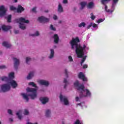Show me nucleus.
I'll list each match as a JSON object with an SVG mask.
<instances>
[{
    "instance_id": "f257e3e1",
    "label": "nucleus",
    "mask_w": 124,
    "mask_h": 124,
    "mask_svg": "<svg viewBox=\"0 0 124 124\" xmlns=\"http://www.w3.org/2000/svg\"><path fill=\"white\" fill-rule=\"evenodd\" d=\"M80 42L79 37H77L76 38H73L70 42L71 49L75 50L76 54L78 56V58H82L80 63L81 65H83V63L87 59V56H84V52L86 50H89V47L86 45H84L83 46H81L78 43Z\"/></svg>"
},
{
    "instance_id": "f03ea898",
    "label": "nucleus",
    "mask_w": 124,
    "mask_h": 124,
    "mask_svg": "<svg viewBox=\"0 0 124 124\" xmlns=\"http://www.w3.org/2000/svg\"><path fill=\"white\" fill-rule=\"evenodd\" d=\"M30 86H32L34 88H31L30 87L27 88L26 89V91L28 93H21V95L23 97V99L26 100V102H28L30 98L29 96L30 97L31 99H35L37 97V89L38 87L36 86V84L34 83L33 82H31L29 83Z\"/></svg>"
},
{
    "instance_id": "7ed1b4c3",
    "label": "nucleus",
    "mask_w": 124,
    "mask_h": 124,
    "mask_svg": "<svg viewBox=\"0 0 124 124\" xmlns=\"http://www.w3.org/2000/svg\"><path fill=\"white\" fill-rule=\"evenodd\" d=\"M74 86L76 87L78 93H79V97L77 96L76 97V101H80V99L82 98V97L91 96V94L90 91L88 89H85L84 85L80 84L79 81H76L74 83Z\"/></svg>"
},
{
    "instance_id": "20e7f679",
    "label": "nucleus",
    "mask_w": 124,
    "mask_h": 124,
    "mask_svg": "<svg viewBox=\"0 0 124 124\" xmlns=\"http://www.w3.org/2000/svg\"><path fill=\"white\" fill-rule=\"evenodd\" d=\"M16 23H19V28L21 29V30H26V24H25V23L28 24L29 22L28 20H26L24 17L16 19Z\"/></svg>"
},
{
    "instance_id": "39448f33",
    "label": "nucleus",
    "mask_w": 124,
    "mask_h": 124,
    "mask_svg": "<svg viewBox=\"0 0 124 124\" xmlns=\"http://www.w3.org/2000/svg\"><path fill=\"white\" fill-rule=\"evenodd\" d=\"M60 101L63 104V105H65L66 106H68L69 105V101H68V99L66 96L63 95L62 94H60L59 96Z\"/></svg>"
},
{
    "instance_id": "423d86ee",
    "label": "nucleus",
    "mask_w": 124,
    "mask_h": 124,
    "mask_svg": "<svg viewBox=\"0 0 124 124\" xmlns=\"http://www.w3.org/2000/svg\"><path fill=\"white\" fill-rule=\"evenodd\" d=\"M10 85L8 84H4L1 86V90L3 93L10 91Z\"/></svg>"
},
{
    "instance_id": "0eeeda50",
    "label": "nucleus",
    "mask_w": 124,
    "mask_h": 124,
    "mask_svg": "<svg viewBox=\"0 0 124 124\" xmlns=\"http://www.w3.org/2000/svg\"><path fill=\"white\" fill-rule=\"evenodd\" d=\"M38 83L42 86H45V87H48L50 83L46 80L40 79L38 80Z\"/></svg>"
},
{
    "instance_id": "6e6552de",
    "label": "nucleus",
    "mask_w": 124,
    "mask_h": 124,
    "mask_svg": "<svg viewBox=\"0 0 124 124\" xmlns=\"http://www.w3.org/2000/svg\"><path fill=\"white\" fill-rule=\"evenodd\" d=\"M8 84L10 85V86H11L13 89H16V88L18 87V83H17V82H16V81L13 79H11L10 80H9L8 82Z\"/></svg>"
},
{
    "instance_id": "1a4fd4ad",
    "label": "nucleus",
    "mask_w": 124,
    "mask_h": 124,
    "mask_svg": "<svg viewBox=\"0 0 124 124\" xmlns=\"http://www.w3.org/2000/svg\"><path fill=\"white\" fill-rule=\"evenodd\" d=\"M6 13V8L4 7V6H0V17H2L5 15Z\"/></svg>"
},
{
    "instance_id": "9d476101",
    "label": "nucleus",
    "mask_w": 124,
    "mask_h": 124,
    "mask_svg": "<svg viewBox=\"0 0 124 124\" xmlns=\"http://www.w3.org/2000/svg\"><path fill=\"white\" fill-rule=\"evenodd\" d=\"M38 20L41 23H48L50 21V19L48 18H46L44 16H41L38 17Z\"/></svg>"
},
{
    "instance_id": "9b49d317",
    "label": "nucleus",
    "mask_w": 124,
    "mask_h": 124,
    "mask_svg": "<svg viewBox=\"0 0 124 124\" xmlns=\"http://www.w3.org/2000/svg\"><path fill=\"white\" fill-rule=\"evenodd\" d=\"M13 60L15 68H16V69H18V67L20 64V60L16 58H14Z\"/></svg>"
},
{
    "instance_id": "f8f14e48",
    "label": "nucleus",
    "mask_w": 124,
    "mask_h": 124,
    "mask_svg": "<svg viewBox=\"0 0 124 124\" xmlns=\"http://www.w3.org/2000/svg\"><path fill=\"white\" fill-rule=\"evenodd\" d=\"M48 58L49 60H52L55 58V50L54 49L51 48L50 49V53Z\"/></svg>"
},
{
    "instance_id": "ddd939ff",
    "label": "nucleus",
    "mask_w": 124,
    "mask_h": 124,
    "mask_svg": "<svg viewBox=\"0 0 124 124\" xmlns=\"http://www.w3.org/2000/svg\"><path fill=\"white\" fill-rule=\"evenodd\" d=\"M40 100L42 104H46L49 101V98L47 97H41L40 98Z\"/></svg>"
},
{
    "instance_id": "4468645a",
    "label": "nucleus",
    "mask_w": 124,
    "mask_h": 124,
    "mask_svg": "<svg viewBox=\"0 0 124 124\" xmlns=\"http://www.w3.org/2000/svg\"><path fill=\"white\" fill-rule=\"evenodd\" d=\"M78 78H79V79H82L83 81H87V78H86L85 75H84V73L82 72H80L78 74Z\"/></svg>"
},
{
    "instance_id": "2eb2a0df",
    "label": "nucleus",
    "mask_w": 124,
    "mask_h": 124,
    "mask_svg": "<svg viewBox=\"0 0 124 124\" xmlns=\"http://www.w3.org/2000/svg\"><path fill=\"white\" fill-rule=\"evenodd\" d=\"M54 39V42L56 44H58L59 43V41L60 40V38L59 37V35L57 34H55L53 37Z\"/></svg>"
},
{
    "instance_id": "dca6fc26",
    "label": "nucleus",
    "mask_w": 124,
    "mask_h": 124,
    "mask_svg": "<svg viewBox=\"0 0 124 124\" xmlns=\"http://www.w3.org/2000/svg\"><path fill=\"white\" fill-rule=\"evenodd\" d=\"M58 12L59 13H62L63 12V8L61 3H59L58 6Z\"/></svg>"
},
{
    "instance_id": "f3484780",
    "label": "nucleus",
    "mask_w": 124,
    "mask_h": 124,
    "mask_svg": "<svg viewBox=\"0 0 124 124\" xmlns=\"http://www.w3.org/2000/svg\"><path fill=\"white\" fill-rule=\"evenodd\" d=\"M2 45L7 48H10V47H11V44L8 43V42H3L2 44Z\"/></svg>"
},
{
    "instance_id": "a211bd4d",
    "label": "nucleus",
    "mask_w": 124,
    "mask_h": 124,
    "mask_svg": "<svg viewBox=\"0 0 124 124\" xmlns=\"http://www.w3.org/2000/svg\"><path fill=\"white\" fill-rule=\"evenodd\" d=\"M87 6L89 9H93L94 7V3L93 2H90L88 3Z\"/></svg>"
},
{
    "instance_id": "6ab92c4d",
    "label": "nucleus",
    "mask_w": 124,
    "mask_h": 124,
    "mask_svg": "<svg viewBox=\"0 0 124 124\" xmlns=\"http://www.w3.org/2000/svg\"><path fill=\"white\" fill-rule=\"evenodd\" d=\"M33 76H34V72H31L27 76V79L28 80H31V79Z\"/></svg>"
},
{
    "instance_id": "aec40b11",
    "label": "nucleus",
    "mask_w": 124,
    "mask_h": 124,
    "mask_svg": "<svg viewBox=\"0 0 124 124\" xmlns=\"http://www.w3.org/2000/svg\"><path fill=\"white\" fill-rule=\"evenodd\" d=\"M51 110L46 109L45 112V116L46 118H50L51 117Z\"/></svg>"
},
{
    "instance_id": "412c9836",
    "label": "nucleus",
    "mask_w": 124,
    "mask_h": 124,
    "mask_svg": "<svg viewBox=\"0 0 124 124\" xmlns=\"http://www.w3.org/2000/svg\"><path fill=\"white\" fill-rule=\"evenodd\" d=\"M25 10V8L24 7H22L21 5H18V8L17 9V12L18 13H21V12H22V11H24Z\"/></svg>"
},
{
    "instance_id": "4be33fe9",
    "label": "nucleus",
    "mask_w": 124,
    "mask_h": 124,
    "mask_svg": "<svg viewBox=\"0 0 124 124\" xmlns=\"http://www.w3.org/2000/svg\"><path fill=\"white\" fill-rule=\"evenodd\" d=\"M10 29H11V26L5 25L2 26V30H3V31H7L10 30Z\"/></svg>"
},
{
    "instance_id": "5701e85b",
    "label": "nucleus",
    "mask_w": 124,
    "mask_h": 124,
    "mask_svg": "<svg viewBox=\"0 0 124 124\" xmlns=\"http://www.w3.org/2000/svg\"><path fill=\"white\" fill-rule=\"evenodd\" d=\"M16 116L18 117L19 120H22L23 116H22V110H19L16 113Z\"/></svg>"
},
{
    "instance_id": "b1692460",
    "label": "nucleus",
    "mask_w": 124,
    "mask_h": 124,
    "mask_svg": "<svg viewBox=\"0 0 124 124\" xmlns=\"http://www.w3.org/2000/svg\"><path fill=\"white\" fill-rule=\"evenodd\" d=\"M39 35H40V33H39V31H36L34 32V33L30 34V36H33V37L39 36Z\"/></svg>"
},
{
    "instance_id": "393cba45",
    "label": "nucleus",
    "mask_w": 124,
    "mask_h": 124,
    "mask_svg": "<svg viewBox=\"0 0 124 124\" xmlns=\"http://www.w3.org/2000/svg\"><path fill=\"white\" fill-rule=\"evenodd\" d=\"M63 83L64 84V89H65L66 87H67L68 85L69 84V82H68V81H67V79H66V78H64Z\"/></svg>"
},
{
    "instance_id": "a878e982",
    "label": "nucleus",
    "mask_w": 124,
    "mask_h": 124,
    "mask_svg": "<svg viewBox=\"0 0 124 124\" xmlns=\"http://www.w3.org/2000/svg\"><path fill=\"white\" fill-rule=\"evenodd\" d=\"M81 8L80 9H84L86 5H87V2H80Z\"/></svg>"
},
{
    "instance_id": "bb28decb",
    "label": "nucleus",
    "mask_w": 124,
    "mask_h": 124,
    "mask_svg": "<svg viewBox=\"0 0 124 124\" xmlns=\"http://www.w3.org/2000/svg\"><path fill=\"white\" fill-rule=\"evenodd\" d=\"M1 80H2V81H5L8 82H9V81H10V80L9 79V78H8V77H2Z\"/></svg>"
},
{
    "instance_id": "cd10ccee",
    "label": "nucleus",
    "mask_w": 124,
    "mask_h": 124,
    "mask_svg": "<svg viewBox=\"0 0 124 124\" xmlns=\"http://www.w3.org/2000/svg\"><path fill=\"white\" fill-rule=\"evenodd\" d=\"M49 29L50 30V31H57L56 27H54L52 24L50 25Z\"/></svg>"
},
{
    "instance_id": "c85d7f7f",
    "label": "nucleus",
    "mask_w": 124,
    "mask_h": 124,
    "mask_svg": "<svg viewBox=\"0 0 124 124\" xmlns=\"http://www.w3.org/2000/svg\"><path fill=\"white\" fill-rule=\"evenodd\" d=\"M78 28H85L86 27V23L85 22H81L78 25Z\"/></svg>"
},
{
    "instance_id": "c756f323",
    "label": "nucleus",
    "mask_w": 124,
    "mask_h": 124,
    "mask_svg": "<svg viewBox=\"0 0 124 124\" xmlns=\"http://www.w3.org/2000/svg\"><path fill=\"white\" fill-rule=\"evenodd\" d=\"M31 61V58L30 57H26V62L27 64H30V62Z\"/></svg>"
},
{
    "instance_id": "7c9ffc66",
    "label": "nucleus",
    "mask_w": 124,
    "mask_h": 124,
    "mask_svg": "<svg viewBox=\"0 0 124 124\" xmlns=\"http://www.w3.org/2000/svg\"><path fill=\"white\" fill-rule=\"evenodd\" d=\"M23 114L25 116H28L30 115V111H29V109H24L23 112Z\"/></svg>"
},
{
    "instance_id": "2f4dec72",
    "label": "nucleus",
    "mask_w": 124,
    "mask_h": 124,
    "mask_svg": "<svg viewBox=\"0 0 124 124\" xmlns=\"http://www.w3.org/2000/svg\"><path fill=\"white\" fill-rule=\"evenodd\" d=\"M9 79H14V73H10L9 75Z\"/></svg>"
},
{
    "instance_id": "473e14b6",
    "label": "nucleus",
    "mask_w": 124,
    "mask_h": 124,
    "mask_svg": "<svg viewBox=\"0 0 124 124\" xmlns=\"http://www.w3.org/2000/svg\"><path fill=\"white\" fill-rule=\"evenodd\" d=\"M91 24L92 27H93V28H94L95 29H96V30H97L98 29V26H97V24L93 23H91Z\"/></svg>"
},
{
    "instance_id": "72a5a7b5",
    "label": "nucleus",
    "mask_w": 124,
    "mask_h": 124,
    "mask_svg": "<svg viewBox=\"0 0 124 124\" xmlns=\"http://www.w3.org/2000/svg\"><path fill=\"white\" fill-rule=\"evenodd\" d=\"M11 17H12L11 15H9L7 16V22L8 23H10V22H11Z\"/></svg>"
},
{
    "instance_id": "f704fd0d",
    "label": "nucleus",
    "mask_w": 124,
    "mask_h": 124,
    "mask_svg": "<svg viewBox=\"0 0 124 124\" xmlns=\"http://www.w3.org/2000/svg\"><path fill=\"white\" fill-rule=\"evenodd\" d=\"M90 16H91V18L93 20H94V19H95V16L94 15H93V13H91V14H90Z\"/></svg>"
},
{
    "instance_id": "c9c22d12",
    "label": "nucleus",
    "mask_w": 124,
    "mask_h": 124,
    "mask_svg": "<svg viewBox=\"0 0 124 124\" xmlns=\"http://www.w3.org/2000/svg\"><path fill=\"white\" fill-rule=\"evenodd\" d=\"M64 73H65V74L66 76V78H68V71L67 70V69H65L64 70Z\"/></svg>"
},
{
    "instance_id": "e433bc0d",
    "label": "nucleus",
    "mask_w": 124,
    "mask_h": 124,
    "mask_svg": "<svg viewBox=\"0 0 124 124\" xmlns=\"http://www.w3.org/2000/svg\"><path fill=\"white\" fill-rule=\"evenodd\" d=\"M7 112L8 114H9V115H11L12 116L13 115V113H12V110L11 109H8Z\"/></svg>"
},
{
    "instance_id": "4c0bfd02",
    "label": "nucleus",
    "mask_w": 124,
    "mask_h": 124,
    "mask_svg": "<svg viewBox=\"0 0 124 124\" xmlns=\"http://www.w3.org/2000/svg\"><path fill=\"white\" fill-rule=\"evenodd\" d=\"M104 20H105V19H102V18H100L97 21V23H102Z\"/></svg>"
},
{
    "instance_id": "58836bf2",
    "label": "nucleus",
    "mask_w": 124,
    "mask_h": 124,
    "mask_svg": "<svg viewBox=\"0 0 124 124\" xmlns=\"http://www.w3.org/2000/svg\"><path fill=\"white\" fill-rule=\"evenodd\" d=\"M10 9H11V10H16L17 9L16 8V7H15L13 6H11L10 7Z\"/></svg>"
},
{
    "instance_id": "ea45409f",
    "label": "nucleus",
    "mask_w": 124,
    "mask_h": 124,
    "mask_svg": "<svg viewBox=\"0 0 124 124\" xmlns=\"http://www.w3.org/2000/svg\"><path fill=\"white\" fill-rule=\"evenodd\" d=\"M5 68H6V66H5V65L0 66V69H4Z\"/></svg>"
},
{
    "instance_id": "a19ab883",
    "label": "nucleus",
    "mask_w": 124,
    "mask_h": 124,
    "mask_svg": "<svg viewBox=\"0 0 124 124\" xmlns=\"http://www.w3.org/2000/svg\"><path fill=\"white\" fill-rule=\"evenodd\" d=\"M68 59L70 62H73V59H72V57H71V56H69L68 57Z\"/></svg>"
},
{
    "instance_id": "79ce46f5",
    "label": "nucleus",
    "mask_w": 124,
    "mask_h": 124,
    "mask_svg": "<svg viewBox=\"0 0 124 124\" xmlns=\"http://www.w3.org/2000/svg\"><path fill=\"white\" fill-rule=\"evenodd\" d=\"M32 11L34 12L35 13H36V7H34L32 9Z\"/></svg>"
},
{
    "instance_id": "37998d69",
    "label": "nucleus",
    "mask_w": 124,
    "mask_h": 124,
    "mask_svg": "<svg viewBox=\"0 0 124 124\" xmlns=\"http://www.w3.org/2000/svg\"><path fill=\"white\" fill-rule=\"evenodd\" d=\"M14 32L15 33V34H18V33L19 32V30H15Z\"/></svg>"
},
{
    "instance_id": "c03bdc74",
    "label": "nucleus",
    "mask_w": 124,
    "mask_h": 124,
    "mask_svg": "<svg viewBox=\"0 0 124 124\" xmlns=\"http://www.w3.org/2000/svg\"><path fill=\"white\" fill-rule=\"evenodd\" d=\"M53 19L54 20H58V16L56 15H54Z\"/></svg>"
},
{
    "instance_id": "a18cd8bd",
    "label": "nucleus",
    "mask_w": 124,
    "mask_h": 124,
    "mask_svg": "<svg viewBox=\"0 0 124 124\" xmlns=\"http://www.w3.org/2000/svg\"><path fill=\"white\" fill-rule=\"evenodd\" d=\"M83 68H88V65L87 64H84L83 66Z\"/></svg>"
},
{
    "instance_id": "49530a36",
    "label": "nucleus",
    "mask_w": 124,
    "mask_h": 124,
    "mask_svg": "<svg viewBox=\"0 0 124 124\" xmlns=\"http://www.w3.org/2000/svg\"><path fill=\"white\" fill-rule=\"evenodd\" d=\"M62 3L64 4L67 3V0H63Z\"/></svg>"
},
{
    "instance_id": "de8ad7c7",
    "label": "nucleus",
    "mask_w": 124,
    "mask_h": 124,
    "mask_svg": "<svg viewBox=\"0 0 124 124\" xmlns=\"http://www.w3.org/2000/svg\"><path fill=\"white\" fill-rule=\"evenodd\" d=\"M92 27V23H91L87 27V29H90Z\"/></svg>"
},
{
    "instance_id": "09e8293b",
    "label": "nucleus",
    "mask_w": 124,
    "mask_h": 124,
    "mask_svg": "<svg viewBox=\"0 0 124 124\" xmlns=\"http://www.w3.org/2000/svg\"><path fill=\"white\" fill-rule=\"evenodd\" d=\"M77 105H79V106H82V103L77 104Z\"/></svg>"
},
{
    "instance_id": "8fccbe9b",
    "label": "nucleus",
    "mask_w": 124,
    "mask_h": 124,
    "mask_svg": "<svg viewBox=\"0 0 124 124\" xmlns=\"http://www.w3.org/2000/svg\"><path fill=\"white\" fill-rule=\"evenodd\" d=\"M53 48H57V46H54Z\"/></svg>"
},
{
    "instance_id": "3c124183",
    "label": "nucleus",
    "mask_w": 124,
    "mask_h": 124,
    "mask_svg": "<svg viewBox=\"0 0 124 124\" xmlns=\"http://www.w3.org/2000/svg\"><path fill=\"white\" fill-rule=\"evenodd\" d=\"M15 0L14 2H17V0Z\"/></svg>"
},
{
    "instance_id": "603ef678",
    "label": "nucleus",
    "mask_w": 124,
    "mask_h": 124,
    "mask_svg": "<svg viewBox=\"0 0 124 124\" xmlns=\"http://www.w3.org/2000/svg\"><path fill=\"white\" fill-rule=\"evenodd\" d=\"M10 121H11V122H13V120H12V119H10Z\"/></svg>"
},
{
    "instance_id": "864d4df0",
    "label": "nucleus",
    "mask_w": 124,
    "mask_h": 124,
    "mask_svg": "<svg viewBox=\"0 0 124 124\" xmlns=\"http://www.w3.org/2000/svg\"><path fill=\"white\" fill-rule=\"evenodd\" d=\"M33 124H38L37 123H34Z\"/></svg>"
},
{
    "instance_id": "5fc2aeb1",
    "label": "nucleus",
    "mask_w": 124,
    "mask_h": 124,
    "mask_svg": "<svg viewBox=\"0 0 124 124\" xmlns=\"http://www.w3.org/2000/svg\"><path fill=\"white\" fill-rule=\"evenodd\" d=\"M45 12H48V11H45Z\"/></svg>"
},
{
    "instance_id": "6e6d98bb",
    "label": "nucleus",
    "mask_w": 124,
    "mask_h": 124,
    "mask_svg": "<svg viewBox=\"0 0 124 124\" xmlns=\"http://www.w3.org/2000/svg\"><path fill=\"white\" fill-rule=\"evenodd\" d=\"M60 23H62V21H60Z\"/></svg>"
},
{
    "instance_id": "4d7b16f0",
    "label": "nucleus",
    "mask_w": 124,
    "mask_h": 124,
    "mask_svg": "<svg viewBox=\"0 0 124 124\" xmlns=\"http://www.w3.org/2000/svg\"><path fill=\"white\" fill-rule=\"evenodd\" d=\"M0 124H1V122H0Z\"/></svg>"
}]
</instances>
